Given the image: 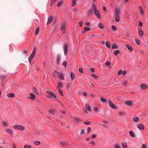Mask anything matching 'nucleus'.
Wrapping results in <instances>:
<instances>
[{
	"label": "nucleus",
	"mask_w": 148,
	"mask_h": 148,
	"mask_svg": "<svg viewBox=\"0 0 148 148\" xmlns=\"http://www.w3.org/2000/svg\"><path fill=\"white\" fill-rule=\"evenodd\" d=\"M92 8L94 11V13L97 18L99 19L101 18V15L97 9V5L93 3Z\"/></svg>",
	"instance_id": "nucleus-1"
},
{
	"label": "nucleus",
	"mask_w": 148,
	"mask_h": 148,
	"mask_svg": "<svg viewBox=\"0 0 148 148\" xmlns=\"http://www.w3.org/2000/svg\"><path fill=\"white\" fill-rule=\"evenodd\" d=\"M115 18L116 21L118 22L120 20L119 14L121 9L118 8H116L115 9Z\"/></svg>",
	"instance_id": "nucleus-2"
},
{
	"label": "nucleus",
	"mask_w": 148,
	"mask_h": 148,
	"mask_svg": "<svg viewBox=\"0 0 148 148\" xmlns=\"http://www.w3.org/2000/svg\"><path fill=\"white\" fill-rule=\"evenodd\" d=\"M14 128L19 130H23L25 129V127L21 125H15L14 126Z\"/></svg>",
	"instance_id": "nucleus-3"
},
{
	"label": "nucleus",
	"mask_w": 148,
	"mask_h": 148,
	"mask_svg": "<svg viewBox=\"0 0 148 148\" xmlns=\"http://www.w3.org/2000/svg\"><path fill=\"white\" fill-rule=\"evenodd\" d=\"M36 53V47H35L34 48L33 51L32 53L31 54L29 57V58L32 59L35 56V55Z\"/></svg>",
	"instance_id": "nucleus-4"
},
{
	"label": "nucleus",
	"mask_w": 148,
	"mask_h": 148,
	"mask_svg": "<svg viewBox=\"0 0 148 148\" xmlns=\"http://www.w3.org/2000/svg\"><path fill=\"white\" fill-rule=\"evenodd\" d=\"M66 29V24L64 23H62L60 27V29L62 30V32L64 33L65 32Z\"/></svg>",
	"instance_id": "nucleus-5"
},
{
	"label": "nucleus",
	"mask_w": 148,
	"mask_h": 148,
	"mask_svg": "<svg viewBox=\"0 0 148 148\" xmlns=\"http://www.w3.org/2000/svg\"><path fill=\"white\" fill-rule=\"evenodd\" d=\"M94 11L91 8L89 9L87 11V14L88 17H89L92 15Z\"/></svg>",
	"instance_id": "nucleus-6"
},
{
	"label": "nucleus",
	"mask_w": 148,
	"mask_h": 148,
	"mask_svg": "<svg viewBox=\"0 0 148 148\" xmlns=\"http://www.w3.org/2000/svg\"><path fill=\"white\" fill-rule=\"evenodd\" d=\"M125 103L128 106H132L134 105V102L132 101H126L125 102Z\"/></svg>",
	"instance_id": "nucleus-7"
},
{
	"label": "nucleus",
	"mask_w": 148,
	"mask_h": 148,
	"mask_svg": "<svg viewBox=\"0 0 148 148\" xmlns=\"http://www.w3.org/2000/svg\"><path fill=\"white\" fill-rule=\"evenodd\" d=\"M137 127L140 130H144L145 129V127L141 123L138 124L137 125Z\"/></svg>",
	"instance_id": "nucleus-8"
},
{
	"label": "nucleus",
	"mask_w": 148,
	"mask_h": 148,
	"mask_svg": "<svg viewBox=\"0 0 148 148\" xmlns=\"http://www.w3.org/2000/svg\"><path fill=\"white\" fill-rule=\"evenodd\" d=\"M108 103L110 107L113 109H114L116 108V107L115 106L112 102V101L110 100H108Z\"/></svg>",
	"instance_id": "nucleus-9"
},
{
	"label": "nucleus",
	"mask_w": 148,
	"mask_h": 148,
	"mask_svg": "<svg viewBox=\"0 0 148 148\" xmlns=\"http://www.w3.org/2000/svg\"><path fill=\"white\" fill-rule=\"evenodd\" d=\"M133 120L134 122L137 123L140 122L141 121V119L138 117L136 116L133 117Z\"/></svg>",
	"instance_id": "nucleus-10"
},
{
	"label": "nucleus",
	"mask_w": 148,
	"mask_h": 148,
	"mask_svg": "<svg viewBox=\"0 0 148 148\" xmlns=\"http://www.w3.org/2000/svg\"><path fill=\"white\" fill-rule=\"evenodd\" d=\"M68 46L67 44H65L64 45V54L66 56V55L68 51Z\"/></svg>",
	"instance_id": "nucleus-11"
},
{
	"label": "nucleus",
	"mask_w": 148,
	"mask_h": 148,
	"mask_svg": "<svg viewBox=\"0 0 148 148\" xmlns=\"http://www.w3.org/2000/svg\"><path fill=\"white\" fill-rule=\"evenodd\" d=\"M36 98L35 95L32 93L30 94V97L28 98L32 100H34Z\"/></svg>",
	"instance_id": "nucleus-12"
},
{
	"label": "nucleus",
	"mask_w": 148,
	"mask_h": 148,
	"mask_svg": "<svg viewBox=\"0 0 148 148\" xmlns=\"http://www.w3.org/2000/svg\"><path fill=\"white\" fill-rule=\"evenodd\" d=\"M46 92L48 94L52 96L53 97H55V98H56V95L53 92L50 91H47Z\"/></svg>",
	"instance_id": "nucleus-13"
},
{
	"label": "nucleus",
	"mask_w": 148,
	"mask_h": 148,
	"mask_svg": "<svg viewBox=\"0 0 148 148\" xmlns=\"http://www.w3.org/2000/svg\"><path fill=\"white\" fill-rule=\"evenodd\" d=\"M140 88L143 89H146L148 87V86L145 84H143L140 85Z\"/></svg>",
	"instance_id": "nucleus-14"
},
{
	"label": "nucleus",
	"mask_w": 148,
	"mask_h": 148,
	"mask_svg": "<svg viewBox=\"0 0 148 148\" xmlns=\"http://www.w3.org/2000/svg\"><path fill=\"white\" fill-rule=\"evenodd\" d=\"M139 9L141 15L142 16L144 15L145 14V12L143 9L140 6L139 7Z\"/></svg>",
	"instance_id": "nucleus-15"
},
{
	"label": "nucleus",
	"mask_w": 148,
	"mask_h": 148,
	"mask_svg": "<svg viewBox=\"0 0 148 148\" xmlns=\"http://www.w3.org/2000/svg\"><path fill=\"white\" fill-rule=\"evenodd\" d=\"M5 131L6 132L10 134H12L13 133V131L12 130L10 129H6L5 130Z\"/></svg>",
	"instance_id": "nucleus-16"
},
{
	"label": "nucleus",
	"mask_w": 148,
	"mask_h": 148,
	"mask_svg": "<svg viewBox=\"0 0 148 148\" xmlns=\"http://www.w3.org/2000/svg\"><path fill=\"white\" fill-rule=\"evenodd\" d=\"M138 32L139 34L141 36H142L143 33V32L142 29L141 28H138Z\"/></svg>",
	"instance_id": "nucleus-17"
},
{
	"label": "nucleus",
	"mask_w": 148,
	"mask_h": 148,
	"mask_svg": "<svg viewBox=\"0 0 148 148\" xmlns=\"http://www.w3.org/2000/svg\"><path fill=\"white\" fill-rule=\"evenodd\" d=\"M53 20V18L51 16L49 17L48 20L47 22V24H50L51 21H52Z\"/></svg>",
	"instance_id": "nucleus-18"
},
{
	"label": "nucleus",
	"mask_w": 148,
	"mask_h": 148,
	"mask_svg": "<svg viewBox=\"0 0 148 148\" xmlns=\"http://www.w3.org/2000/svg\"><path fill=\"white\" fill-rule=\"evenodd\" d=\"M86 107L87 110H88L89 111H91V108L90 105L88 104H86Z\"/></svg>",
	"instance_id": "nucleus-19"
},
{
	"label": "nucleus",
	"mask_w": 148,
	"mask_h": 148,
	"mask_svg": "<svg viewBox=\"0 0 148 148\" xmlns=\"http://www.w3.org/2000/svg\"><path fill=\"white\" fill-rule=\"evenodd\" d=\"M126 47L128 50L130 51H132L133 49L132 47L129 45H126Z\"/></svg>",
	"instance_id": "nucleus-20"
},
{
	"label": "nucleus",
	"mask_w": 148,
	"mask_h": 148,
	"mask_svg": "<svg viewBox=\"0 0 148 148\" xmlns=\"http://www.w3.org/2000/svg\"><path fill=\"white\" fill-rule=\"evenodd\" d=\"M61 60V58L59 56H58L56 58V60L57 62V63L58 64H59L60 63V61Z\"/></svg>",
	"instance_id": "nucleus-21"
},
{
	"label": "nucleus",
	"mask_w": 148,
	"mask_h": 148,
	"mask_svg": "<svg viewBox=\"0 0 148 148\" xmlns=\"http://www.w3.org/2000/svg\"><path fill=\"white\" fill-rule=\"evenodd\" d=\"M15 96L13 93H9L7 95V96L8 97H13Z\"/></svg>",
	"instance_id": "nucleus-22"
},
{
	"label": "nucleus",
	"mask_w": 148,
	"mask_h": 148,
	"mask_svg": "<svg viewBox=\"0 0 148 148\" xmlns=\"http://www.w3.org/2000/svg\"><path fill=\"white\" fill-rule=\"evenodd\" d=\"M121 144L123 148H127V146L125 143L122 142Z\"/></svg>",
	"instance_id": "nucleus-23"
},
{
	"label": "nucleus",
	"mask_w": 148,
	"mask_h": 148,
	"mask_svg": "<svg viewBox=\"0 0 148 148\" xmlns=\"http://www.w3.org/2000/svg\"><path fill=\"white\" fill-rule=\"evenodd\" d=\"M58 77H59V78L61 80H64V78L62 73H61L59 74Z\"/></svg>",
	"instance_id": "nucleus-24"
},
{
	"label": "nucleus",
	"mask_w": 148,
	"mask_h": 148,
	"mask_svg": "<svg viewBox=\"0 0 148 148\" xmlns=\"http://www.w3.org/2000/svg\"><path fill=\"white\" fill-rule=\"evenodd\" d=\"M53 75L54 77H57L58 76L59 74L56 71H55L53 73Z\"/></svg>",
	"instance_id": "nucleus-25"
},
{
	"label": "nucleus",
	"mask_w": 148,
	"mask_h": 148,
	"mask_svg": "<svg viewBox=\"0 0 148 148\" xmlns=\"http://www.w3.org/2000/svg\"><path fill=\"white\" fill-rule=\"evenodd\" d=\"M106 45L108 48H110L111 47V44L110 42L108 41L106 42Z\"/></svg>",
	"instance_id": "nucleus-26"
},
{
	"label": "nucleus",
	"mask_w": 148,
	"mask_h": 148,
	"mask_svg": "<svg viewBox=\"0 0 148 148\" xmlns=\"http://www.w3.org/2000/svg\"><path fill=\"white\" fill-rule=\"evenodd\" d=\"M129 134L130 135L133 137H135V135L134 133V132L132 131H130L129 132Z\"/></svg>",
	"instance_id": "nucleus-27"
},
{
	"label": "nucleus",
	"mask_w": 148,
	"mask_h": 148,
	"mask_svg": "<svg viewBox=\"0 0 148 148\" xmlns=\"http://www.w3.org/2000/svg\"><path fill=\"white\" fill-rule=\"evenodd\" d=\"M62 84L60 82L58 83L57 85V88L59 89L61 88L62 87Z\"/></svg>",
	"instance_id": "nucleus-28"
},
{
	"label": "nucleus",
	"mask_w": 148,
	"mask_h": 148,
	"mask_svg": "<svg viewBox=\"0 0 148 148\" xmlns=\"http://www.w3.org/2000/svg\"><path fill=\"white\" fill-rule=\"evenodd\" d=\"M101 101L103 102V103H106L107 101L103 97H101L100 99Z\"/></svg>",
	"instance_id": "nucleus-29"
},
{
	"label": "nucleus",
	"mask_w": 148,
	"mask_h": 148,
	"mask_svg": "<svg viewBox=\"0 0 148 148\" xmlns=\"http://www.w3.org/2000/svg\"><path fill=\"white\" fill-rule=\"evenodd\" d=\"M61 144L63 146H65L67 145V143L65 141H62L61 142Z\"/></svg>",
	"instance_id": "nucleus-30"
},
{
	"label": "nucleus",
	"mask_w": 148,
	"mask_h": 148,
	"mask_svg": "<svg viewBox=\"0 0 148 148\" xmlns=\"http://www.w3.org/2000/svg\"><path fill=\"white\" fill-rule=\"evenodd\" d=\"M34 144L36 145H38L40 144V142L38 141H35L34 142Z\"/></svg>",
	"instance_id": "nucleus-31"
},
{
	"label": "nucleus",
	"mask_w": 148,
	"mask_h": 148,
	"mask_svg": "<svg viewBox=\"0 0 148 148\" xmlns=\"http://www.w3.org/2000/svg\"><path fill=\"white\" fill-rule=\"evenodd\" d=\"M114 146L115 148H122L118 144H116Z\"/></svg>",
	"instance_id": "nucleus-32"
},
{
	"label": "nucleus",
	"mask_w": 148,
	"mask_h": 148,
	"mask_svg": "<svg viewBox=\"0 0 148 148\" xmlns=\"http://www.w3.org/2000/svg\"><path fill=\"white\" fill-rule=\"evenodd\" d=\"M120 52V51L119 50H116L114 51V53L115 55L117 56L119 53Z\"/></svg>",
	"instance_id": "nucleus-33"
},
{
	"label": "nucleus",
	"mask_w": 148,
	"mask_h": 148,
	"mask_svg": "<svg viewBox=\"0 0 148 148\" xmlns=\"http://www.w3.org/2000/svg\"><path fill=\"white\" fill-rule=\"evenodd\" d=\"M119 114L121 116H123L125 115V113L123 111H120L119 112Z\"/></svg>",
	"instance_id": "nucleus-34"
},
{
	"label": "nucleus",
	"mask_w": 148,
	"mask_h": 148,
	"mask_svg": "<svg viewBox=\"0 0 148 148\" xmlns=\"http://www.w3.org/2000/svg\"><path fill=\"white\" fill-rule=\"evenodd\" d=\"M71 77L72 80H73L75 78V75L72 73H71Z\"/></svg>",
	"instance_id": "nucleus-35"
},
{
	"label": "nucleus",
	"mask_w": 148,
	"mask_h": 148,
	"mask_svg": "<svg viewBox=\"0 0 148 148\" xmlns=\"http://www.w3.org/2000/svg\"><path fill=\"white\" fill-rule=\"evenodd\" d=\"M117 46L116 45V44L115 43L113 44L112 46V48L113 49H115L117 48Z\"/></svg>",
	"instance_id": "nucleus-36"
},
{
	"label": "nucleus",
	"mask_w": 148,
	"mask_h": 148,
	"mask_svg": "<svg viewBox=\"0 0 148 148\" xmlns=\"http://www.w3.org/2000/svg\"><path fill=\"white\" fill-rule=\"evenodd\" d=\"M98 26L101 29H103V24L101 23H99L98 24Z\"/></svg>",
	"instance_id": "nucleus-37"
},
{
	"label": "nucleus",
	"mask_w": 148,
	"mask_h": 148,
	"mask_svg": "<svg viewBox=\"0 0 148 148\" xmlns=\"http://www.w3.org/2000/svg\"><path fill=\"white\" fill-rule=\"evenodd\" d=\"M80 121V119L77 118H75L74 119V122L75 123H77Z\"/></svg>",
	"instance_id": "nucleus-38"
},
{
	"label": "nucleus",
	"mask_w": 148,
	"mask_h": 148,
	"mask_svg": "<svg viewBox=\"0 0 148 148\" xmlns=\"http://www.w3.org/2000/svg\"><path fill=\"white\" fill-rule=\"evenodd\" d=\"M33 91L35 93V94H38V91H37L36 89L35 88H34L33 89Z\"/></svg>",
	"instance_id": "nucleus-39"
},
{
	"label": "nucleus",
	"mask_w": 148,
	"mask_h": 148,
	"mask_svg": "<svg viewBox=\"0 0 148 148\" xmlns=\"http://www.w3.org/2000/svg\"><path fill=\"white\" fill-rule=\"evenodd\" d=\"M63 3V1H59L57 4V6L58 7H60L61 5H62Z\"/></svg>",
	"instance_id": "nucleus-40"
},
{
	"label": "nucleus",
	"mask_w": 148,
	"mask_h": 148,
	"mask_svg": "<svg viewBox=\"0 0 148 148\" xmlns=\"http://www.w3.org/2000/svg\"><path fill=\"white\" fill-rule=\"evenodd\" d=\"M127 82V81H123L121 82V83L123 84L125 86H126Z\"/></svg>",
	"instance_id": "nucleus-41"
},
{
	"label": "nucleus",
	"mask_w": 148,
	"mask_h": 148,
	"mask_svg": "<svg viewBox=\"0 0 148 148\" xmlns=\"http://www.w3.org/2000/svg\"><path fill=\"white\" fill-rule=\"evenodd\" d=\"M24 147L25 148H32L31 147L30 145H24Z\"/></svg>",
	"instance_id": "nucleus-42"
},
{
	"label": "nucleus",
	"mask_w": 148,
	"mask_h": 148,
	"mask_svg": "<svg viewBox=\"0 0 148 148\" xmlns=\"http://www.w3.org/2000/svg\"><path fill=\"white\" fill-rule=\"evenodd\" d=\"M112 29L114 31H115L116 30V27L114 25H112Z\"/></svg>",
	"instance_id": "nucleus-43"
},
{
	"label": "nucleus",
	"mask_w": 148,
	"mask_h": 148,
	"mask_svg": "<svg viewBox=\"0 0 148 148\" xmlns=\"http://www.w3.org/2000/svg\"><path fill=\"white\" fill-rule=\"evenodd\" d=\"M58 92H59V93L60 95H61L62 96H63V93L62 91V90H61L60 88L59 89Z\"/></svg>",
	"instance_id": "nucleus-44"
},
{
	"label": "nucleus",
	"mask_w": 148,
	"mask_h": 148,
	"mask_svg": "<svg viewBox=\"0 0 148 148\" xmlns=\"http://www.w3.org/2000/svg\"><path fill=\"white\" fill-rule=\"evenodd\" d=\"M57 1V0H52L51 1L50 3V5H52L53 4H54L55 2Z\"/></svg>",
	"instance_id": "nucleus-45"
},
{
	"label": "nucleus",
	"mask_w": 148,
	"mask_h": 148,
	"mask_svg": "<svg viewBox=\"0 0 148 148\" xmlns=\"http://www.w3.org/2000/svg\"><path fill=\"white\" fill-rule=\"evenodd\" d=\"M90 30V29L89 27H86L84 28V30L85 31H89Z\"/></svg>",
	"instance_id": "nucleus-46"
},
{
	"label": "nucleus",
	"mask_w": 148,
	"mask_h": 148,
	"mask_svg": "<svg viewBox=\"0 0 148 148\" xmlns=\"http://www.w3.org/2000/svg\"><path fill=\"white\" fill-rule=\"evenodd\" d=\"M93 110L96 111V112H99V110L96 107H94L93 108Z\"/></svg>",
	"instance_id": "nucleus-47"
},
{
	"label": "nucleus",
	"mask_w": 148,
	"mask_h": 148,
	"mask_svg": "<svg viewBox=\"0 0 148 148\" xmlns=\"http://www.w3.org/2000/svg\"><path fill=\"white\" fill-rule=\"evenodd\" d=\"M39 30V27H38L36 30L35 34H37L38 33Z\"/></svg>",
	"instance_id": "nucleus-48"
},
{
	"label": "nucleus",
	"mask_w": 148,
	"mask_h": 148,
	"mask_svg": "<svg viewBox=\"0 0 148 148\" xmlns=\"http://www.w3.org/2000/svg\"><path fill=\"white\" fill-rule=\"evenodd\" d=\"M91 77L94 79H96L97 76L94 74H92L91 75Z\"/></svg>",
	"instance_id": "nucleus-49"
},
{
	"label": "nucleus",
	"mask_w": 148,
	"mask_h": 148,
	"mask_svg": "<svg viewBox=\"0 0 148 148\" xmlns=\"http://www.w3.org/2000/svg\"><path fill=\"white\" fill-rule=\"evenodd\" d=\"M135 40L136 43L137 44L139 45V44H140V41L139 40H138V39H135Z\"/></svg>",
	"instance_id": "nucleus-50"
},
{
	"label": "nucleus",
	"mask_w": 148,
	"mask_h": 148,
	"mask_svg": "<svg viewBox=\"0 0 148 148\" xmlns=\"http://www.w3.org/2000/svg\"><path fill=\"white\" fill-rule=\"evenodd\" d=\"M3 125L4 126L7 127L8 126V125L7 124V123L4 121L3 122Z\"/></svg>",
	"instance_id": "nucleus-51"
},
{
	"label": "nucleus",
	"mask_w": 148,
	"mask_h": 148,
	"mask_svg": "<svg viewBox=\"0 0 148 148\" xmlns=\"http://www.w3.org/2000/svg\"><path fill=\"white\" fill-rule=\"evenodd\" d=\"M110 63L109 62H107L105 63V64L106 66H109L110 65Z\"/></svg>",
	"instance_id": "nucleus-52"
},
{
	"label": "nucleus",
	"mask_w": 148,
	"mask_h": 148,
	"mask_svg": "<svg viewBox=\"0 0 148 148\" xmlns=\"http://www.w3.org/2000/svg\"><path fill=\"white\" fill-rule=\"evenodd\" d=\"M91 128L90 127H88L87 129V132L88 133H90L91 131Z\"/></svg>",
	"instance_id": "nucleus-53"
},
{
	"label": "nucleus",
	"mask_w": 148,
	"mask_h": 148,
	"mask_svg": "<svg viewBox=\"0 0 148 148\" xmlns=\"http://www.w3.org/2000/svg\"><path fill=\"white\" fill-rule=\"evenodd\" d=\"M66 64H67L66 62L65 61L62 64V65L63 66H64L65 67H66Z\"/></svg>",
	"instance_id": "nucleus-54"
},
{
	"label": "nucleus",
	"mask_w": 148,
	"mask_h": 148,
	"mask_svg": "<svg viewBox=\"0 0 148 148\" xmlns=\"http://www.w3.org/2000/svg\"><path fill=\"white\" fill-rule=\"evenodd\" d=\"M123 73V71L121 70H119L118 73V74L119 75H121Z\"/></svg>",
	"instance_id": "nucleus-55"
},
{
	"label": "nucleus",
	"mask_w": 148,
	"mask_h": 148,
	"mask_svg": "<svg viewBox=\"0 0 148 148\" xmlns=\"http://www.w3.org/2000/svg\"><path fill=\"white\" fill-rule=\"evenodd\" d=\"M76 4V1H73V3H72V6H74Z\"/></svg>",
	"instance_id": "nucleus-56"
},
{
	"label": "nucleus",
	"mask_w": 148,
	"mask_h": 148,
	"mask_svg": "<svg viewBox=\"0 0 148 148\" xmlns=\"http://www.w3.org/2000/svg\"><path fill=\"white\" fill-rule=\"evenodd\" d=\"M76 4V1H73V3H72V6H74Z\"/></svg>",
	"instance_id": "nucleus-57"
},
{
	"label": "nucleus",
	"mask_w": 148,
	"mask_h": 148,
	"mask_svg": "<svg viewBox=\"0 0 148 148\" xmlns=\"http://www.w3.org/2000/svg\"><path fill=\"white\" fill-rule=\"evenodd\" d=\"M49 112L51 114H55V112H54L52 111V110H49Z\"/></svg>",
	"instance_id": "nucleus-58"
},
{
	"label": "nucleus",
	"mask_w": 148,
	"mask_h": 148,
	"mask_svg": "<svg viewBox=\"0 0 148 148\" xmlns=\"http://www.w3.org/2000/svg\"><path fill=\"white\" fill-rule=\"evenodd\" d=\"M84 124L86 125H89L90 123V122L89 121H85L84 122Z\"/></svg>",
	"instance_id": "nucleus-59"
},
{
	"label": "nucleus",
	"mask_w": 148,
	"mask_h": 148,
	"mask_svg": "<svg viewBox=\"0 0 148 148\" xmlns=\"http://www.w3.org/2000/svg\"><path fill=\"white\" fill-rule=\"evenodd\" d=\"M79 71L80 72L82 73L83 72V69L82 68H79Z\"/></svg>",
	"instance_id": "nucleus-60"
},
{
	"label": "nucleus",
	"mask_w": 148,
	"mask_h": 148,
	"mask_svg": "<svg viewBox=\"0 0 148 148\" xmlns=\"http://www.w3.org/2000/svg\"><path fill=\"white\" fill-rule=\"evenodd\" d=\"M96 135L95 134H94L93 135H92V136H91V138H96Z\"/></svg>",
	"instance_id": "nucleus-61"
},
{
	"label": "nucleus",
	"mask_w": 148,
	"mask_h": 148,
	"mask_svg": "<svg viewBox=\"0 0 148 148\" xmlns=\"http://www.w3.org/2000/svg\"><path fill=\"white\" fill-rule=\"evenodd\" d=\"M142 148H146V145L145 144H143L142 145Z\"/></svg>",
	"instance_id": "nucleus-62"
},
{
	"label": "nucleus",
	"mask_w": 148,
	"mask_h": 148,
	"mask_svg": "<svg viewBox=\"0 0 148 148\" xmlns=\"http://www.w3.org/2000/svg\"><path fill=\"white\" fill-rule=\"evenodd\" d=\"M84 133V130H82L81 131V133H80V134L81 135H82Z\"/></svg>",
	"instance_id": "nucleus-63"
},
{
	"label": "nucleus",
	"mask_w": 148,
	"mask_h": 148,
	"mask_svg": "<svg viewBox=\"0 0 148 148\" xmlns=\"http://www.w3.org/2000/svg\"><path fill=\"white\" fill-rule=\"evenodd\" d=\"M90 24V23L88 22H86L85 23V25H88Z\"/></svg>",
	"instance_id": "nucleus-64"
}]
</instances>
